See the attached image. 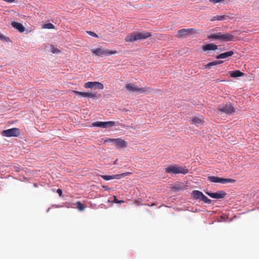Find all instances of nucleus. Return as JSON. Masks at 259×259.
I'll list each match as a JSON object with an SVG mask.
<instances>
[{"label": "nucleus", "mask_w": 259, "mask_h": 259, "mask_svg": "<svg viewBox=\"0 0 259 259\" xmlns=\"http://www.w3.org/2000/svg\"><path fill=\"white\" fill-rule=\"evenodd\" d=\"M165 172L170 174H183L188 172V169L186 167L179 166L177 164L169 165L165 169Z\"/></svg>", "instance_id": "f257e3e1"}, {"label": "nucleus", "mask_w": 259, "mask_h": 259, "mask_svg": "<svg viewBox=\"0 0 259 259\" xmlns=\"http://www.w3.org/2000/svg\"><path fill=\"white\" fill-rule=\"evenodd\" d=\"M103 143H110L114 145L117 149L124 148L127 146V142L121 138H108L103 139Z\"/></svg>", "instance_id": "f03ea898"}, {"label": "nucleus", "mask_w": 259, "mask_h": 259, "mask_svg": "<svg viewBox=\"0 0 259 259\" xmlns=\"http://www.w3.org/2000/svg\"><path fill=\"white\" fill-rule=\"evenodd\" d=\"M92 53L95 56L100 57L109 56L116 53V51H112L103 48H97L91 50Z\"/></svg>", "instance_id": "7ed1b4c3"}, {"label": "nucleus", "mask_w": 259, "mask_h": 259, "mask_svg": "<svg viewBox=\"0 0 259 259\" xmlns=\"http://www.w3.org/2000/svg\"><path fill=\"white\" fill-rule=\"evenodd\" d=\"M218 110L220 112L229 115H232L235 111L234 107L230 102L220 105Z\"/></svg>", "instance_id": "20e7f679"}, {"label": "nucleus", "mask_w": 259, "mask_h": 259, "mask_svg": "<svg viewBox=\"0 0 259 259\" xmlns=\"http://www.w3.org/2000/svg\"><path fill=\"white\" fill-rule=\"evenodd\" d=\"M20 135V131L18 128L13 127L2 131V135L6 137H18Z\"/></svg>", "instance_id": "39448f33"}, {"label": "nucleus", "mask_w": 259, "mask_h": 259, "mask_svg": "<svg viewBox=\"0 0 259 259\" xmlns=\"http://www.w3.org/2000/svg\"><path fill=\"white\" fill-rule=\"evenodd\" d=\"M196 32L194 28L181 29L178 31L176 36L178 38H186Z\"/></svg>", "instance_id": "423d86ee"}, {"label": "nucleus", "mask_w": 259, "mask_h": 259, "mask_svg": "<svg viewBox=\"0 0 259 259\" xmlns=\"http://www.w3.org/2000/svg\"><path fill=\"white\" fill-rule=\"evenodd\" d=\"M208 180L212 183H219L221 184H226L228 183H234L236 180L230 178H223L214 176H209Z\"/></svg>", "instance_id": "0eeeda50"}, {"label": "nucleus", "mask_w": 259, "mask_h": 259, "mask_svg": "<svg viewBox=\"0 0 259 259\" xmlns=\"http://www.w3.org/2000/svg\"><path fill=\"white\" fill-rule=\"evenodd\" d=\"M125 89L130 93H138L140 94L144 93L147 91L145 88H138L136 87L134 84L128 83L125 87Z\"/></svg>", "instance_id": "6e6552de"}, {"label": "nucleus", "mask_w": 259, "mask_h": 259, "mask_svg": "<svg viewBox=\"0 0 259 259\" xmlns=\"http://www.w3.org/2000/svg\"><path fill=\"white\" fill-rule=\"evenodd\" d=\"M115 122L112 121H96L92 123V126L99 127L103 128H106L108 127H112L114 126Z\"/></svg>", "instance_id": "1a4fd4ad"}, {"label": "nucleus", "mask_w": 259, "mask_h": 259, "mask_svg": "<svg viewBox=\"0 0 259 259\" xmlns=\"http://www.w3.org/2000/svg\"><path fill=\"white\" fill-rule=\"evenodd\" d=\"M84 87L86 89L103 90L104 89V85L98 81H88L84 83Z\"/></svg>", "instance_id": "9d476101"}, {"label": "nucleus", "mask_w": 259, "mask_h": 259, "mask_svg": "<svg viewBox=\"0 0 259 259\" xmlns=\"http://www.w3.org/2000/svg\"><path fill=\"white\" fill-rule=\"evenodd\" d=\"M73 92L74 94H75L76 95L78 96L79 97L90 98L93 99H97V94L96 93L82 92L77 91H73Z\"/></svg>", "instance_id": "9b49d317"}, {"label": "nucleus", "mask_w": 259, "mask_h": 259, "mask_svg": "<svg viewBox=\"0 0 259 259\" xmlns=\"http://www.w3.org/2000/svg\"><path fill=\"white\" fill-rule=\"evenodd\" d=\"M205 193L209 197L214 199H222L226 195V193L223 190L218 191L214 193L210 192H206Z\"/></svg>", "instance_id": "f8f14e48"}, {"label": "nucleus", "mask_w": 259, "mask_h": 259, "mask_svg": "<svg viewBox=\"0 0 259 259\" xmlns=\"http://www.w3.org/2000/svg\"><path fill=\"white\" fill-rule=\"evenodd\" d=\"M138 40L141 41L151 36L150 32L145 31H135Z\"/></svg>", "instance_id": "ddd939ff"}, {"label": "nucleus", "mask_w": 259, "mask_h": 259, "mask_svg": "<svg viewBox=\"0 0 259 259\" xmlns=\"http://www.w3.org/2000/svg\"><path fill=\"white\" fill-rule=\"evenodd\" d=\"M202 49L204 52L207 51H215L217 50H219L220 51H222L221 49H218L217 45L212 43L207 44L202 46Z\"/></svg>", "instance_id": "4468645a"}, {"label": "nucleus", "mask_w": 259, "mask_h": 259, "mask_svg": "<svg viewBox=\"0 0 259 259\" xmlns=\"http://www.w3.org/2000/svg\"><path fill=\"white\" fill-rule=\"evenodd\" d=\"M234 36L230 33H222L221 32V40L224 41H233Z\"/></svg>", "instance_id": "2eb2a0df"}, {"label": "nucleus", "mask_w": 259, "mask_h": 259, "mask_svg": "<svg viewBox=\"0 0 259 259\" xmlns=\"http://www.w3.org/2000/svg\"><path fill=\"white\" fill-rule=\"evenodd\" d=\"M11 25L21 33L25 31V28L24 26L20 23L13 21L11 22Z\"/></svg>", "instance_id": "dca6fc26"}, {"label": "nucleus", "mask_w": 259, "mask_h": 259, "mask_svg": "<svg viewBox=\"0 0 259 259\" xmlns=\"http://www.w3.org/2000/svg\"><path fill=\"white\" fill-rule=\"evenodd\" d=\"M137 40H138L135 31L128 34L125 38V41L126 42H133Z\"/></svg>", "instance_id": "f3484780"}, {"label": "nucleus", "mask_w": 259, "mask_h": 259, "mask_svg": "<svg viewBox=\"0 0 259 259\" xmlns=\"http://www.w3.org/2000/svg\"><path fill=\"white\" fill-rule=\"evenodd\" d=\"M207 38L211 41L221 40V32L211 33L207 36Z\"/></svg>", "instance_id": "a211bd4d"}, {"label": "nucleus", "mask_w": 259, "mask_h": 259, "mask_svg": "<svg viewBox=\"0 0 259 259\" xmlns=\"http://www.w3.org/2000/svg\"><path fill=\"white\" fill-rule=\"evenodd\" d=\"M234 53L233 51H229L220 54L219 55H217L215 58L217 59H225L232 56Z\"/></svg>", "instance_id": "6ab92c4d"}, {"label": "nucleus", "mask_w": 259, "mask_h": 259, "mask_svg": "<svg viewBox=\"0 0 259 259\" xmlns=\"http://www.w3.org/2000/svg\"><path fill=\"white\" fill-rule=\"evenodd\" d=\"M229 74L230 76L232 78H236L244 75V73L238 70L229 71Z\"/></svg>", "instance_id": "aec40b11"}, {"label": "nucleus", "mask_w": 259, "mask_h": 259, "mask_svg": "<svg viewBox=\"0 0 259 259\" xmlns=\"http://www.w3.org/2000/svg\"><path fill=\"white\" fill-rule=\"evenodd\" d=\"M203 193L199 190H193L192 192V196L194 199L200 200L202 198Z\"/></svg>", "instance_id": "412c9836"}, {"label": "nucleus", "mask_w": 259, "mask_h": 259, "mask_svg": "<svg viewBox=\"0 0 259 259\" xmlns=\"http://www.w3.org/2000/svg\"><path fill=\"white\" fill-rule=\"evenodd\" d=\"M131 174V172H126L122 173L120 174L112 175V180L113 179H120L122 178L125 176H128Z\"/></svg>", "instance_id": "4be33fe9"}, {"label": "nucleus", "mask_w": 259, "mask_h": 259, "mask_svg": "<svg viewBox=\"0 0 259 259\" xmlns=\"http://www.w3.org/2000/svg\"><path fill=\"white\" fill-rule=\"evenodd\" d=\"M222 63H223L222 61H214L209 62L206 65L205 68L210 69L211 66L221 64Z\"/></svg>", "instance_id": "5701e85b"}, {"label": "nucleus", "mask_w": 259, "mask_h": 259, "mask_svg": "<svg viewBox=\"0 0 259 259\" xmlns=\"http://www.w3.org/2000/svg\"><path fill=\"white\" fill-rule=\"evenodd\" d=\"M226 17L225 15H216L213 17V18L211 19V21H222L224 20Z\"/></svg>", "instance_id": "b1692460"}, {"label": "nucleus", "mask_w": 259, "mask_h": 259, "mask_svg": "<svg viewBox=\"0 0 259 259\" xmlns=\"http://www.w3.org/2000/svg\"><path fill=\"white\" fill-rule=\"evenodd\" d=\"M76 207H77V209L80 211L83 210L84 209V208H85L84 204H83L80 201H77L76 202Z\"/></svg>", "instance_id": "393cba45"}, {"label": "nucleus", "mask_w": 259, "mask_h": 259, "mask_svg": "<svg viewBox=\"0 0 259 259\" xmlns=\"http://www.w3.org/2000/svg\"><path fill=\"white\" fill-rule=\"evenodd\" d=\"M200 201H202L203 202H204V203H207V204H211V202H212V200L208 199L206 196H205L204 194L202 196V198L200 200Z\"/></svg>", "instance_id": "a878e982"}, {"label": "nucleus", "mask_w": 259, "mask_h": 259, "mask_svg": "<svg viewBox=\"0 0 259 259\" xmlns=\"http://www.w3.org/2000/svg\"><path fill=\"white\" fill-rule=\"evenodd\" d=\"M200 201H202L203 202H204V203H207V204H211V202H212V200L208 199L206 196H205L204 194L202 196V198L200 200Z\"/></svg>", "instance_id": "bb28decb"}, {"label": "nucleus", "mask_w": 259, "mask_h": 259, "mask_svg": "<svg viewBox=\"0 0 259 259\" xmlns=\"http://www.w3.org/2000/svg\"><path fill=\"white\" fill-rule=\"evenodd\" d=\"M192 123L195 124L196 125H198L201 122V119L198 117H194L192 119Z\"/></svg>", "instance_id": "cd10ccee"}, {"label": "nucleus", "mask_w": 259, "mask_h": 259, "mask_svg": "<svg viewBox=\"0 0 259 259\" xmlns=\"http://www.w3.org/2000/svg\"><path fill=\"white\" fill-rule=\"evenodd\" d=\"M0 40L5 41V42H9L10 41V39L9 37H7L3 35V34L0 33Z\"/></svg>", "instance_id": "c85d7f7f"}, {"label": "nucleus", "mask_w": 259, "mask_h": 259, "mask_svg": "<svg viewBox=\"0 0 259 259\" xmlns=\"http://www.w3.org/2000/svg\"><path fill=\"white\" fill-rule=\"evenodd\" d=\"M42 28H46V29H53L55 28V26L51 23H48L45 24L44 25Z\"/></svg>", "instance_id": "c756f323"}, {"label": "nucleus", "mask_w": 259, "mask_h": 259, "mask_svg": "<svg viewBox=\"0 0 259 259\" xmlns=\"http://www.w3.org/2000/svg\"><path fill=\"white\" fill-rule=\"evenodd\" d=\"M173 189L177 191L183 190V186L180 184H176L173 186Z\"/></svg>", "instance_id": "7c9ffc66"}, {"label": "nucleus", "mask_w": 259, "mask_h": 259, "mask_svg": "<svg viewBox=\"0 0 259 259\" xmlns=\"http://www.w3.org/2000/svg\"><path fill=\"white\" fill-rule=\"evenodd\" d=\"M51 51L54 54H57L60 52L57 48L52 45L51 46Z\"/></svg>", "instance_id": "2f4dec72"}, {"label": "nucleus", "mask_w": 259, "mask_h": 259, "mask_svg": "<svg viewBox=\"0 0 259 259\" xmlns=\"http://www.w3.org/2000/svg\"><path fill=\"white\" fill-rule=\"evenodd\" d=\"M101 177V178L103 179H104V180H106V181H109V180H112V175L111 176H109V175H102Z\"/></svg>", "instance_id": "473e14b6"}, {"label": "nucleus", "mask_w": 259, "mask_h": 259, "mask_svg": "<svg viewBox=\"0 0 259 259\" xmlns=\"http://www.w3.org/2000/svg\"><path fill=\"white\" fill-rule=\"evenodd\" d=\"M113 202H114V203H116L121 204V203H123L124 201L123 200H118V199H117L116 196H113Z\"/></svg>", "instance_id": "72a5a7b5"}, {"label": "nucleus", "mask_w": 259, "mask_h": 259, "mask_svg": "<svg viewBox=\"0 0 259 259\" xmlns=\"http://www.w3.org/2000/svg\"><path fill=\"white\" fill-rule=\"evenodd\" d=\"M87 33L89 34L90 35H91L95 37H98V35L95 33V32L91 31H87Z\"/></svg>", "instance_id": "f704fd0d"}, {"label": "nucleus", "mask_w": 259, "mask_h": 259, "mask_svg": "<svg viewBox=\"0 0 259 259\" xmlns=\"http://www.w3.org/2000/svg\"><path fill=\"white\" fill-rule=\"evenodd\" d=\"M209 1L213 4H217L223 1V0H209Z\"/></svg>", "instance_id": "c9c22d12"}, {"label": "nucleus", "mask_w": 259, "mask_h": 259, "mask_svg": "<svg viewBox=\"0 0 259 259\" xmlns=\"http://www.w3.org/2000/svg\"><path fill=\"white\" fill-rule=\"evenodd\" d=\"M57 193L58 194V195H59V196L61 197L62 196V191L61 189H58L57 190Z\"/></svg>", "instance_id": "e433bc0d"}, {"label": "nucleus", "mask_w": 259, "mask_h": 259, "mask_svg": "<svg viewBox=\"0 0 259 259\" xmlns=\"http://www.w3.org/2000/svg\"><path fill=\"white\" fill-rule=\"evenodd\" d=\"M4 1L9 3H12L15 2V0H3Z\"/></svg>", "instance_id": "4c0bfd02"}, {"label": "nucleus", "mask_w": 259, "mask_h": 259, "mask_svg": "<svg viewBox=\"0 0 259 259\" xmlns=\"http://www.w3.org/2000/svg\"><path fill=\"white\" fill-rule=\"evenodd\" d=\"M53 206H55L56 208H59V207H61L60 205H53Z\"/></svg>", "instance_id": "58836bf2"}, {"label": "nucleus", "mask_w": 259, "mask_h": 259, "mask_svg": "<svg viewBox=\"0 0 259 259\" xmlns=\"http://www.w3.org/2000/svg\"><path fill=\"white\" fill-rule=\"evenodd\" d=\"M37 186V184L36 183H34L33 184V186L35 187H36Z\"/></svg>", "instance_id": "ea45409f"}, {"label": "nucleus", "mask_w": 259, "mask_h": 259, "mask_svg": "<svg viewBox=\"0 0 259 259\" xmlns=\"http://www.w3.org/2000/svg\"><path fill=\"white\" fill-rule=\"evenodd\" d=\"M50 209H51V208H50V207L48 208L47 209V212H48Z\"/></svg>", "instance_id": "a19ab883"}, {"label": "nucleus", "mask_w": 259, "mask_h": 259, "mask_svg": "<svg viewBox=\"0 0 259 259\" xmlns=\"http://www.w3.org/2000/svg\"><path fill=\"white\" fill-rule=\"evenodd\" d=\"M214 31V29H211V30H210V31H211V32H212V31Z\"/></svg>", "instance_id": "79ce46f5"}]
</instances>
